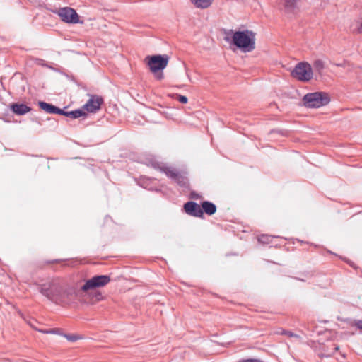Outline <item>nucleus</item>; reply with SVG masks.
Listing matches in <instances>:
<instances>
[{
	"instance_id": "f257e3e1",
	"label": "nucleus",
	"mask_w": 362,
	"mask_h": 362,
	"mask_svg": "<svg viewBox=\"0 0 362 362\" xmlns=\"http://www.w3.org/2000/svg\"><path fill=\"white\" fill-rule=\"evenodd\" d=\"M37 286L40 293L57 303L66 301L74 294L73 288L66 286L58 279H51Z\"/></svg>"
},
{
	"instance_id": "f03ea898",
	"label": "nucleus",
	"mask_w": 362,
	"mask_h": 362,
	"mask_svg": "<svg viewBox=\"0 0 362 362\" xmlns=\"http://www.w3.org/2000/svg\"><path fill=\"white\" fill-rule=\"evenodd\" d=\"M223 34L225 41L233 43L245 52H251L255 47V34L251 30H224Z\"/></svg>"
},
{
	"instance_id": "7ed1b4c3",
	"label": "nucleus",
	"mask_w": 362,
	"mask_h": 362,
	"mask_svg": "<svg viewBox=\"0 0 362 362\" xmlns=\"http://www.w3.org/2000/svg\"><path fill=\"white\" fill-rule=\"evenodd\" d=\"M153 167L165 173L167 177L173 180L180 186L187 187L188 185V180L185 173L180 172L173 167L167 166L158 162L153 163Z\"/></svg>"
},
{
	"instance_id": "20e7f679",
	"label": "nucleus",
	"mask_w": 362,
	"mask_h": 362,
	"mask_svg": "<svg viewBox=\"0 0 362 362\" xmlns=\"http://www.w3.org/2000/svg\"><path fill=\"white\" fill-rule=\"evenodd\" d=\"M329 101L328 94L324 92L309 93L303 98L304 105L309 108H319L327 105Z\"/></svg>"
},
{
	"instance_id": "39448f33",
	"label": "nucleus",
	"mask_w": 362,
	"mask_h": 362,
	"mask_svg": "<svg viewBox=\"0 0 362 362\" xmlns=\"http://www.w3.org/2000/svg\"><path fill=\"white\" fill-rule=\"evenodd\" d=\"M292 76L301 81H309L313 78V72L308 62L298 63L291 73Z\"/></svg>"
},
{
	"instance_id": "423d86ee",
	"label": "nucleus",
	"mask_w": 362,
	"mask_h": 362,
	"mask_svg": "<svg viewBox=\"0 0 362 362\" xmlns=\"http://www.w3.org/2000/svg\"><path fill=\"white\" fill-rule=\"evenodd\" d=\"M57 14L60 19L66 23L76 24L79 23V16L76 11L71 7H63L52 11Z\"/></svg>"
},
{
	"instance_id": "0eeeda50",
	"label": "nucleus",
	"mask_w": 362,
	"mask_h": 362,
	"mask_svg": "<svg viewBox=\"0 0 362 362\" xmlns=\"http://www.w3.org/2000/svg\"><path fill=\"white\" fill-rule=\"evenodd\" d=\"M148 59V66L153 73H156L160 70L164 69L168 63L169 57L167 55H153L147 57Z\"/></svg>"
},
{
	"instance_id": "6e6552de",
	"label": "nucleus",
	"mask_w": 362,
	"mask_h": 362,
	"mask_svg": "<svg viewBox=\"0 0 362 362\" xmlns=\"http://www.w3.org/2000/svg\"><path fill=\"white\" fill-rule=\"evenodd\" d=\"M110 281V277L107 275L95 276L87 280L84 285L81 287L83 291H87L107 285Z\"/></svg>"
},
{
	"instance_id": "1a4fd4ad",
	"label": "nucleus",
	"mask_w": 362,
	"mask_h": 362,
	"mask_svg": "<svg viewBox=\"0 0 362 362\" xmlns=\"http://www.w3.org/2000/svg\"><path fill=\"white\" fill-rule=\"evenodd\" d=\"M184 210L189 216L203 218V210L201 206L194 202H187L184 204Z\"/></svg>"
},
{
	"instance_id": "9d476101",
	"label": "nucleus",
	"mask_w": 362,
	"mask_h": 362,
	"mask_svg": "<svg viewBox=\"0 0 362 362\" xmlns=\"http://www.w3.org/2000/svg\"><path fill=\"white\" fill-rule=\"evenodd\" d=\"M103 103L101 97L97 95H92L83 105V109L89 112H95L100 108Z\"/></svg>"
},
{
	"instance_id": "9b49d317",
	"label": "nucleus",
	"mask_w": 362,
	"mask_h": 362,
	"mask_svg": "<svg viewBox=\"0 0 362 362\" xmlns=\"http://www.w3.org/2000/svg\"><path fill=\"white\" fill-rule=\"evenodd\" d=\"M11 110L16 115H23L31 110V108L23 103H12L10 105Z\"/></svg>"
},
{
	"instance_id": "f8f14e48",
	"label": "nucleus",
	"mask_w": 362,
	"mask_h": 362,
	"mask_svg": "<svg viewBox=\"0 0 362 362\" xmlns=\"http://www.w3.org/2000/svg\"><path fill=\"white\" fill-rule=\"evenodd\" d=\"M281 5L286 13H293L297 8V0H281Z\"/></svg>"
},
{
	"instance_id": "ddd939ff",
	"label": "nucleus",
	"mask_w": 362,
	"mask_h": 362,
	"mask_svg": "<svg viewBox=\"0 0 362 362\" xmlns=\"http://www.w3.org/2000/svg\"><path fill=\"white\" fill-rule=\"evenodd\" d=\"M202 209L203 210V213H206L207 215L211 216L214 214L216 211V205L209 201H204L202 203Z\"/></svg>"
},
{
	"instance_id": "4468645a",
	"label": "nucleus",
	"mask_w": 362,
	"mask_h": 362,
	"mask_svg": "<svg viewBox=\"0 0 362 362\" xmlns=\"http://www.w3.org/2000/svg\"><path fill=\"white\" fill-rule=\"evenodd\" d=\"M214 0H190V1L198 8H209Z\"/></svg>"
},
{
	"instance_id": "2eb2a0df",
	"label": "nucleus",
	"mask_w": 362,
	"mask_h": 362,
	"mask_svg": "<svg viewBox=\"0 0 362 362\" xmlns=\"http://www.w3.org/2000/svg\"><path fill=\"white\" fill-rule=\"evenodd\" d=\"M85 115H86V113L81 110H76L69 111V112L66 111V113H65V116H66L68 117L73 118V119L79 118V117H81L82 116H85Z\"/></svg>"
},
{
	"instance_id": "dca6fc26",
	"label": "nucleus",
	"mask_w": 362,
	"mask_h": 362,
	"mask_svg": "<svg viewBox=\"0 0 362 362\" xmlns=\"http://www.w3.org/2000/svg\"><path fill=\"white\" fill-rule=\"evenodd\" d=\"M39 106L42 110H43L46 112L53 114L54 105L45 102L40 101L39 102Z\"/></svg>"
},
{
	"instance_id": "f3484780",
	"label": "nucleus",
	"mask_w": 362,
	"mask_h": 362,
	"mask_svg": "<svg viewBox=\"0 0 362 362\" xmlns=\"http://www.w3.org/2000/svg\"><path fill=\"white\" fill-rule=\"evenodd\" d=\"M313 68L315 71L318 73H321L322 71L325 69V62L322 59H315L313 62Z\"/></svg>"
},
{
	"instance_id": "a211bd4d",
	"label": "nucleus",
	"mask_w": 362,
	"mask_h": 362,
	"mask_svg": "<svg viewBox=\"0 0 362 362\" xmlns=\"http://www.w3.org/2000/svg\"><path fill=\"white\" fill-rule=\"evenodd\" d=\"M351 28L354 33H362V19L355 22Z\"/></svg>"
},
{
	"instance_id": "6ab92c4d",
	"label": "nucleus",
	"mask_w": 362,
	"mask_h": 362,
	"mask_svg": "<svg viewBox=\"0 0 362 362\" xmlns=\"http://www.w3.org/2000/svg\"><path fill=\"white\" fill-rule=\"evenodd\" d=\"M258 240L262 243L267 244L270 242V237L267 235H262L259 237Z\"/></svg>"
},
{
	"instance_id": "aec40b11",
	"label": "nucleus",
	"mask_w": 362,
	"mask_h": 362,
	"mask_svg": "<svg viewBox=\"0 0 362 362\" xmlns=\"http://www.w3.org/2000/svg\"><path fill=\"white\" fill-rule=\"evenodd\" d=\"M64 336L70 341H75L80 339L78 336L74 334H64Z\"/></svg>"
},
{
	"instance_id": "412c9836",
	"label": "nucleus",
	"mask_w": 362,
	"mask_h": 362,
	"mask_svg": "<svg viewBox=\"0 0 362 362\" xmlns=\"http://www.w3.org/2000/svg\"><path fill=\"white\" fill-rule=\"evenodd\" d=\"M176 99L181 103L185 104L187 103L188 99L186 96L181 95H177Z\"/></svg>"
},
{
	"instance_id": "4be33fe9",
	"label": "nucleus",
	"mask_w": 362,
	"mask_h": 362,
	"mask_svg": "<svg viewBox=\"0 0 362 362\" xmlns=\"http://www.w3.org/2000/svg\"><path fill=\"white\" fill-rule=\"evenodd\" d=\"M352 325L356 327L362 332V320H355Z\"/></svg>"
},
{
	"instance_id": "5701e85b",
	"label": "nucleus",
	"mask_w": 362,
	"mask_h": 362,
	"mask_svg": "<svg viewBox=\"0 0 362 362\" xmlns=\"http://www.w3.org/2000/svg\"><path fill=\"white\" fill-rule=\"evenodd\" d=\"M65 113H66V111L54 106V110L53 111V114H58V115H62L65 116Z\"/></svg>"
},
{
	"instance_id": "b1692460",
	"label": "nucleus",
	"mask_w": 362,
	"mask_h": 362,
	"mask_svg": "<svg viewBox=\"0 0 362 362\" xmlns=\"http://www.w3.org/2000/svg\"><path fill=\"white\" fill-rule=\"evenodd\" d=\"M238 362H264L263 361L257 358H247V359H242Z\"/></svg>"
},
{
	"instance_id": "393cba45",
	"label": "nucleus",
	"mask_w": 362,
	"mask_h": 362,
	"mask_svg": "<svg viewBox=\"0 0 362 362\" xmlns=\"http://www.w3.org/2000/svg\"><path fill=\"white\" fill-rule=\"evenodd\" d=\"M42 332L45 333V334H58L59 333V329H51L42 331Z\"/></svg>"
},
{
	"instance_id": "a878e982",
	"label": "nucleus",
	"mask_w": 362,
	"mask_h": 362,
	"mask_svg": "<svg viewBox=\"0 0 362 362\" xmlns=\"http://www.w3.org/2000/svg\"><path fill=\"white\" fill-rule=\"evenodd\" d=\"M156 78L158 80H161L163 78V73L158 74V75H156Z\"/></svg>"
},
{
	"instance_id": "bb28decb",
	"label": "nucleus",
	"mask_w": 362,
	"mask_h": 362,
	"mask_svg": "<svg viewBox=\"0 0 362 362\" xmlns=\"http://www.w3.org/2000/svg\"><path fill=\"white\" fill-rule=\"evenodd\" d=\"M61 260L60 259H54L52 261H49L47 263L48 264H54V263H58V262H60Z\"/></svg>"
},
{
	"instance_id": "cd10ccee",
	"label": "nucleus",
	"mask_w": 362,
	"mask_h": 362,
	"mask_svg": "<svg viewBox=\"0 0 362 362\" xmlns=\"http://www.w3.org/2000/svg\"><path fill=\"white\" fill-rule=\"evenodd\" d=\"M286 334H288L290 337L293 336V334L292 333H291V332H286Z\"/></svg>"
},
{
	"instance_id": "c85d7f7f",
	"label": "nucleus",
	"mask_w": 362,
	"mask_h": 362,
	"mask_svg": "<svg viewBox=\"0 0 362 362\" xmlns=\"http://www.w3.org/2000/svg\"><path fill=\"white\" fill-rule=\"evenodd\" d=\"M338 349H339V346H334V350H335V351H337V350H338Z\"/></svg>"
},
{
	"instance_id": "c756f323",
	"label": "nucleus",
	"mask_w": 362,
	"mask_h": 362,
	"mask_svg": "<svg viewBox=\"0 0 362 362\" xmlns=\"http://www.w3.org/2000/svg\"><path fill=\"white\" fill-rule=\"evenodd\" d=\"M198 197H199V196H198V195H195V197H194V196H193V198H196V199H197Z\"/></svg>"
},
{
	"instance_id": "7c9ffc66",
	"label": "nucleus",
	"mask_w": 362,
	"mask_h": 362,
	"mask_svg": "<svg viewBox=\"0 0 362 362\" xmlns=\"http://www.w3.org/2000/svg\"><path fill=\"white\" fill-rule=\"evenodd\" d=\"M361 69H362V68H361Z\"/></svg>"
}]
</instances>
